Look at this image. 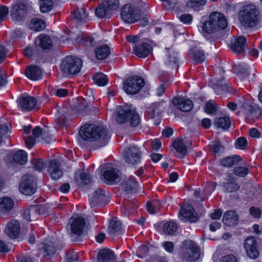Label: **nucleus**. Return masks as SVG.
Listing matches in <instances>:
<instances>
[{
  "label": "nucleus",
  "instance_id": "1",
  "mask_svg": "<svg viewBox=\"0 0 262 262\" xmlns=\"http://www.w3.org/2000/svg\"><path fill=\"white\" fill-rule=\"evenodd\" d=\"M79 134L84 140L97 141L100 147L105 146L110 138L107 131L104 127L94 124L83 126L79 131Z\"/></svg>",
  "mask_w": 262,
  "mask_h": 262
},
{
  "label": "nucleus",
  "instance_id": "2",
  "mask_svg": "<svg viewBox=\"0 0 262 262\" xmlns=\"http://www.w3.org/2000/svg\"><path fill=\"white\" fill-rule=\"evenodd\" d=\"M115 120L119 124L129 122L133 127H137L140 123V117L133 106L128 105H120L116 111Z\"/></svg>",
  "mask_w": 262,
  "mask_h": 262
},
{
  "label": "nucleus",
  "instance_id": "3",
  "mask_svg": "<svg viewBox=\"0 0 262 262\" xmlns=\"http://www.w3.org/2000/svg\"><path fill=\"white\" fill-rule=\"evenodd\" d=\"M227 26V21L225 16L219 12H213L209 16L208 19L202 23V29L204 33L211 34L224 29Z\"/></svg>",
  "mask_w": 262,
  "mask_h": 262
},
{
  "label": "nucleus",
  "instance_id": "4",
  "mask_svg": "<svg viewBox=\"0 0 262 262\" xmlns=\"http://www.w3.org/2000/svg\"><path fill=\"white\" fill-rule=\"evenodd\" d=\"M240 107L245 115L247 122L252 123L261 116L262 110L255 103L244 100L240 102Z\"/></svg>",
  "mask_w": 262,
  "mask_h": 262
},
{
  "label": "nucleus",
  "instance_id": "5",
  "mask_svg": "<svg viewBox=\"0 0 262 262\" xmlns=\"http://www.w3.org/2000/svg\"><path fill=\"white\" fill-rule=\"evenodd\" d=\"M257 15L258 11L254 5H247L239 12V20L244 26L252 27L257 22Z\"/></svg>",
  "mask_w": 262,
  "mask_h": 262
},
{
  "label": "nucleus",
  "instance_id": "6",
  "mask_svg": "<svg viewBox=\"0 0 262 262\" xmlns=\"http://www.w3.org/2000/svg\"><path fill=\"white\" fill-rule=\"evenodd\" d=\"M196 254V245L189 239L184 241L182 244L179 253L180 258L183 262H195Z\"/></svg>",
  "mask_w": 262,
  "mask_h": 262
},
{
  "label": "nucleus",
  "instance_id": "7",
  "mask_svg": "<svg viewBox=\"0 0 262 262\" xmlns=\"http://www.w3.org/2000/svg\"><path fill=\"white\" fill-rule=\"evenodd\" d=\"M82 60L72 56H67L61 64L62 71L66 74H76L78 73L82 67Z\"/></svg>",
  "mask_w": 262,
  "mask_h": 262
},
{
  "label": "nucleus",
  "instance_id": "8",
  "mask_svg": "<svg viewBox=\"0 0 262 262\" xmlns=\"http://www.w3.org/2000/svg\"><path fill=\"white\" fill-rule=\"evenodd\" d=\"M144 79L139 76L129 77L124 82L123 89L128 94H137L144 85Z\"/></svg>",
  "mask_w": 262,
  "mask_h": 262
},
{
  "label": "nucleus",
  "instance_id": "9",
  "mask_svg": "<svg viewBox=\"0 0 262 262\" xmlns=\"http://www.w3.org/2000/svg\"><path fill=\"white\" fill-rule=\"evenodd\" d=\"M85 225L84 218L78 215H73L70 219L69 224L71 235L80 236Z\"/></svg>",
  "mask_w": 262,
  "mask_h": 262
},
{
  "label": "nucleus",
  "instance_id": "10",
  "mask_svg": "<svg viewBox=\"0 0 262 262\" xmlns=\"http://www.w3.org/2000/svg\"><path fill=\"white\" fill-rule=\"evenodd\" d=\"M121 16L124 22L133 23L139 19V11L129 4H126L122 9Z\"/></svg>",
  "mask_w": 262,
  "mask_h": 262
},
{
  "label": "nucleus",
  "instance_id": "11",
  "mask_svg": "<svg viewBox=\"0 0 262 262\" xmlns=\"http://www.w3.org/2000/svg\"><path fill=\"white\" fill-rule=\"evenodd\" d=\"M20 191L24 194L31 195L36 191V184L32 176L25 175L19 184Z\"/></svg>",
  "mask_w": 262,
  "mask_h": 262
},
{
  "label": "nucleus",
  "instance_id": "12",
  "mask_svg": "<svg viewBox=\"0 0 262 262\" xmlns=\"http://www.w3.org/2000/svg\"><path fill=\"white\" fill-rule=\"evenodd\" d=\"M178 216L180 220L184 222L195 223L196 222L195 210L193 207L188 204H184L181 206Z\"/></svg>",
  "mask_w": 262,
  "mask_h": 262
},
{
  "label": "nucleus",
  "instance_id": "13",
  "mask_svg": "<svg viewBox=\"0 0 262 262\" xmlns=\"http://www.w3.org/2000/svg\"><path fill=\"white\" fill-rule=\"evenodd\" d=\"M244 249L247 255L251 259H256L259 255L257 250V241L253 236H249L244 243Z\"/></svg>",
  "mask_w": 262,
  "mask_h": 262
},
{
  "label": "nucleus",
  "instance_id": "14",
  "mask_svg": "<svg viewBox=\"0 0 262 262\" xmlns=\"http://www.w3.org/2000/svg\"><path fill=\"white\" fill-rule=\"evenodd\" d=\"M124 159L128 164L134 165L140 161L141 152L136 146H130L123 151Z\"/></svg>",
  "mask_w": 262,
  "mask_h": 262
},
{
  "label": "nucleus",
  "instance_id": "15",
  "mask_svg": "<svg viewBox=\"0 0 262 262\" xmlns=\"http://www.w3.org/2000/svg\"><path fill=\"white\" fill-rule=\"evenodd\" d=\"M27 10V5L23 3H17L13 6L11 11L12 19L16 21H21L26 16Z\"/></svg>",
  "mask_w": 262,
  "mask_h": 262
},
{
  "label": "nucleus",
  "instance_id": "16",
  "mask_svg": "<svg viewBox=\"0 0 262 262\" xmlns=\"http://www.w3.org/2000/svg\"><path fill=\"white\" fill-rule=\"evenodd\" d=\"M105 191L101 188H97L89 196L90 204L92 207L103 204L108 200Z\"/></svg>",
  "mask_w": 262,
  "mask_h": 262
},
{
  "label": "nucleus",
  "instance_id": "17",
  "mask_svg": "<svg viewBox=\"0 0 262 262\" xmlns=\"http://www.w3.org/2000/svg\"><path fill=\"white\" fill-rule=\"evenodd\" d=\"M172 103L177 109L184 112H188L193 107L192 101L184 97H176L173 98Z\"/></svg>",
  "mask_w": 262,
  "mask_h": 262
},
{
  "label": "nucleus",
  "instance_id": "18",
  "mask_svg": "<svg viewBox=\"0 0 262 262\" xmlns=\"http://www.w3.org/2000/svg\"><path fill=\"white\" fill-rule=\"evenodd\" d=\"M210 82L215 93L217 95L221 94L223 92H232V88L226 83L224 78L212 79Z\"/></svg>",
  "mask_w": 262,
  "mask_h": 262
},
{
  "label": "nucleus",
  "instance_id": "19",
  "mask_svg": "<svg viewBox=\"0 0 262 262\" xmlns=\"http://www.w3.org/2000/svg\"><path fill=\"white\" fill-rule=\"evenodd\" d=\"M166 106V102L163 100L151 103L147 108L150 118L152 119L161 115L165 110Z\"/></svg>",
  "mask_w": 262,
  "mask_h": 262
},
{
  "label": "nucleus",
  "instance_id": "20",
  "mask_svg": "<svg viewBox=\"0 0 262 262\" xmlns=\"http://www.w3.org/2000/svg\"><path fill=\"white\" fill-rule=\"evenodd\" d=\"M120 171L113 167H107L104 171L102 177L105 182L112 184L119 180Z\"/></svg>",
  "mask_w": 262,
  "mask_h": 262
},
{
  "label": "nucleus",
  "instance_id": "21",
  "mask_svg": "<svg viewBox=\"0 0 262 262\" xmlns=\"http://www.w3.org/2000/svg\"><path fill=\"white\" fill-rule=\"evenodd\" d=\"M48 172L54 180H58L62 177L63 172L60 168V163L58 160L54 159L51 161Z\"/></svg>",
  "mask_w": 262,
  "mask_h": 262
},
{
  "label": "nucleus",
  "instance_id": "22",
  "mask_svg": "<svg viewBox=\"0 0 262 262\" xmlns=\"http://www.w3.org/2000/svg\"><path fill=\"white\" fill-rule=\"evenodd\" d=\"M152 50L151 46L147 42H142L140 44L137 45L133 48L134 53L141 58H145L147 56Z\"/></svg>",
  "mask_w": 262,
  "mask_h": 262
},
{
  "label": "nucleus",
  "instance_id": "23",
  "mask_svg": "<svg viewBox=\"0 0 262 262\" xmlns=\"http://www.w3.org/2000/svg\"><path fill=\"white\" fill-rule=\"evenodd\" d=\"M19 103L23 110L29 111L35 107L37 104V100L32 96H23L20 97Z\"/></svg>",
  "mask_w": 262,
  "mask_h": 262
},
{
  "label": "nucleus",
  "instance_id": "24",
  "mask_svg": "<svg viewBox=\"0 0 262 262\" xmlns=\"http://www.w3.org/2000/svg\"><path fill=\"white\" fill-rule=\"evenodd\" d=\"M35 44L36 47L42 50H49L52 46V41L50 37L45 34L39 35L35 39Z\"/></svg>",
  "mask_w": 262,
  "mask_h": 262
},
{
  "label": "nucleus",
  "instance_id": "25",
  "mask_svg": "<svg viewBox=\"0 0 262 262\" xmlns=\"http://www.w3.org/2000/svg\"><path fill=\"white\" fill-rule=\"evenodd\" d=\"M20 232L19 223L16 220H11L6 228V233L11 238H15Z\"/></svg>",
  "mask_w": 262,
  "mask_h": 262
},
{
  "label": "nucleus",
  "instance_id": "26",
  "mask_svg": "<svg viewBox=\"0 0 262 262\" xmlns=\"http://www.w3.org/2000/svg\"><path fill=\"white\" fill-rule=\"evenodd\" d=\"M246 42L247 40L245 37L238 36L232 41L231 48L235 53H242L245 49Z\"/></svg>",
  "mask_w": 262,
  "mask_h": 262
},
{
  "label": "nucleus",
  "instance_id": "27",
  "mask_svg": "<svg viewBox=\"0 0 262 262\" xmlns=\"http://www.w3.org/2000/svg\"><path fill=\"white\" fill-rule=\"evenodd\" d=\"M42 206H32L29 208L25 209L23 212V217L28 221H31V216L34 217L35 215H39L43 213Z\"/></svg>",
  "mask_w": 262,
  "mask_h": 262
},
{
  "label": "nucleus",
  "instance_id": "28",
  "mask_svg": "<svg viewBox=\"0 0 262 262\" xmlns=\"http://www.w3.org/2000/svg\"><path fill=\"white\" fill-rule=\"evenodd\" d=\"M26 76L32 80H37L41 78L42 71L41 69L37 66H29L25 71Z\"/></svg>",
  "mask_w": 262,
  "mask_h": 262
},
{
  "label": "nucleus",
  "instance_id": "29",
  "mask_svg": "<svg viewBox=\"0 0 262 262\" xmlns=\"http://www.w3.org/2000/svg\"><path fill=\"white\" fill-rule=\"evenodd\" d=\"M238 216L236 212L229 210L225 212L223 216V223L228 226H233L237 225Z\"/></svg>",
  "mask_w": 262,
  "mask_h": 262
},
{
  "label": "nucleus",
  "instance_id": "30",
  "mask_svg": "<svg viewBox=\"0 0 262 262\" xmlns=\"http://www.w3.org/2000/svg\"><path fill=\"white\" fill-rule=\"evenodd\" d=\"M97 259L99 262H108L115 259V255L112 250L103 249L99 252Z\"/></svg>",
  "mask_w": 262,
  "mask_h": 262
},
{
  "label": "nucleus",
  "instance_id": "31",
  "mask_svg": "<svg viewBox=\"0 0 262 262\" xmlns=\"http://www.w3.org/2000/svg\"><path fill=\"white\" fill-rule=\"evenodd\" d=\"M111 53L110 49L107 45H101L95 50V56L99 60L106 59Z\"/></svg>",
  "mask_w": 262,
  "mask_h": 262
},
{
  "label": "nucleus",
  "instance_id": "32",
  "mask_svg": "<svg viewBox=\"0 0 262 262\" xmlns=\"http://www.w3.org/2000/svg\"><path fill=\"white\" fill-rule=\"evenodd\" d=\"M32 134L35 138H41L45 143H49L51 141L52 139L49 135L47 132L43 131L39 126H36L32 130Z\"/></svg>",
  "mask_w": 262,
  "mask_h": 262
},
{
  "label": "nucleus",
  "instance_id": "33",
  "mask_svg": "<svg viewBox=\"0 0 262 262\" xmlns=\"http://www.w3.org/2000/svg\"><path fill=\"white\" fill-rule=\"evenodd\" d=\"M14 205L13 200L8 197H3L0 199V212L5 213L11 210Z\"/></svg>",
  "mask_w": 262,
  "mask_h": 262
},
{
  "label": "nucleus",
  "instance_id": "34",
  "mask_svg": "<svg viewBox=\"0 0 262 262\" xmlns=\"http://www.w3.org/2000/svg\"><path fill=\"white\" fill-rule=\"evenodd\" d=\"M173 147L177 152L183 156L187 154V147L190 146L189 144L185 145L182 139L177 138L173 142Z\"/></svg>",
  "mask_w": 262,
  "mask_h": 262
},
{
  "label": "nucleus",
  "instance_id": "35",
  "mask_svg": "<svg viewBox=\"0 0 262 262\" xmlns=\"http://www.w3.org/2000/svg\"><path fill=\"white\" fill-rule=\"evenodd\" d=\"M74 18L81 23H85L89 20V14L83 8H78L72 12Z\"/></svg>",
  "mask_w": 262,
  "mask_h": 262
},
{
  "label": "nucleus",
  "instance_id": "36",
  "mask_svg": "<svg viewBox=\"0 0 262 262\" xmlns=\"http://www.w3.org/2000/svg\"><path fill=\"white\" fill-rule=\"evenodd\" d=\"M77 41L88 48L94 47L97 43L93 37L86 34H82L81 36L78 37Z\"/></svg>",
  "mask_w": 262,
  "mask_h": 262
},
{
  "label": "nucleus",
  "instance_id": "37",
  "mask_svg": "<svg viewBox=\"0 0 262 262\" xmlns=\"http://www.w3.org/2000/svg\"><path fill=\"white\" fill-rule=\"evenodd\" d=\"M241 160V158L239 156L234 155L225 158L221 161L220 163L224 167H230L237 164Z\"/></svg>",
  "mask_w": 262,
  "mask_h": 262
},
{
  "label": "nucleus",
  "instance_id": "38",
  "mask_svg": "<svg viewBox=\"0 0 262 262\" xmlns=\"http://www.w3.org/2000/svg\"><path fill=\"white\" fill-rule=\"evenodd\" d=\"M108 233L114 234L116 233H121V223L116 218L113 219L110 222L108 227Z\"/></svg>",
  "mask_w": 262,
  "mask_h": 262
},
{
  "label": "nucleus",
  "instance_id": "39",
  "mask_svg": "<svg viewBox=\"0 0 262 262\" xmlns=\"http://www.w3.org/2000/svg\"><path fill=\"white\" fill-rule=\"evenodd\" d=\"M178 229L177 224L173 221H167L163 227V232L168 235H172Z\"/></svg>",
  "mask_w": 262,
  "mask_h": 262
},
{
  "label": "nucleus",
  "instance_id": "40",
  "mask_svg": "<svg viewBox=\"0 0 262 262\" xmlns=\"http://www.w3.org/2000/svg\"><path fill=\"white\" fill-rule=\"evenodd\" d=\"M214 125L217 128L226 129L230 126V120L228 117L216 118L214 120Z\"/></svg>",
  "mask_w": 262,
  "mask_h": 262
},
{
  "label": "nucleus",
  "instance_id": "41",
  "mask_svg": "<svg viewBox=\"0 0 262 262\" xmlns=\"http://www.w3.org/2000/svg\"><path fill=\"white\" fill-rule=\"evenodd\" d=\"M77 183L87 185L91 182V178L89 173L85 170H82L79 172L78 176L75 178Z\"/></svg>",
  "mask_w": 262,
  "mask_h": 262
},
{
  "label": "nucleus",
  "instance_id": "42",
  "mask_svg": "<svg viewBox=\"0 0 262 262\" xmlns=\"http://www.w3.org/2000/svg\"><path fill=\"white\" fill-rule=\"evenodd\" d=\"M13 159L16 163L23 165L27 161V154L24 150H19L14 154Z\"/></svg>",
  "mask_w": 262,
  "mask_h": 262
},
{
  "label": "nucleus",
  "instance_id": "43",
  "mask_svg": "<svg viewBox=\"0 0 262 262\" xmlns=\"http://www.w3.org/2000/svg\"><path fill=\"white\" fill-rule=\"evenodd\" d=\"M177 53L174 51L170 50L169 54L167 56V60L166 64L173 68H177L178 67V57L177 56Z\"/></svg>",
  "mask_w": 262,
  "mask_h": 262
},
{
  "label": "nucleus",
  "instance_id": "44",
  "mask_svg": "<svg viewBox=\"0 0 262 262\" xmlns=\"http://www.w3.org/2000/svg\"><path fill=\"white\" fill-rule=\"evenodd\" d=\"M138 186V182L134 177H130L124 182L123 187L126 191H132L135 189Z\"/></svg>",
  "mask_w": 262,
  "mask_h": 262
},
{
  "label": "nucleus",
  "instance_id": "45",
  "mask_svg": "<svg viewBox=\"0 0 262 262\" xmlns=\"http://www.w3.org/2000/svg\"><path fill=\"white\" fill-rule=\"evenodd\" d=\"M31 28L35 31H40L45 28V24L43 20L38 19H33L30 24Z\"/></svg>",
  "mask_w": 262,
  "mask_h": 262
},
{
  "label": "nucleus",
  "instance_id": "46",
  "mask_svg": "<svg viewBox=\"0 0 262 262\" xmlns=\"http://www.w3.org/2000/svg\"><path fill=\"white\" fill-rule=\"evenodd\" d=\"M94 80L99 86H104L108 83V79L106 75L102 73H97L94 76Z\"/></svg>",
  "mask_w": 262,
  "mask_h": 262
},
{
  "label": "nucleus",
  "instance_id": "47",
  "mask_svg": "<svg viewBox=\"0 0 262 262\" xmlns=\"http://www.w3.org/2000/svg\"><path fill=\"white\" fill-rule=\"evenodd\" d=\"M160 203L158 200H153L151 202L147 203V211L151 214L157 212L160 209Z\"/></svg>",
  "mask_w": 262,
  "mask_h": 262
},
{
  "label": "nucleus",
  "instance_id": "48",
  "mask_svg": "<svg viewBox=\"0 0 262 262\" xmlns=\"http://www.w3.org/2000/svg\"><path fill=\"white\" fill-rule=\"evenodd\" d=\"M196 132L195 128H188L185 134V142L186 144H189L191 146V142L193 139H195L196 137Z\"/></svg>",
  "mask_w": 262,
  "mask_h": 262
},
{
  "label": "nucleus",
  "instance_id": "49",
  "mask_svg": "<svg viewBox=\"0 0 262 262\" xmlns=\"http://www.w3.org/2000/svg\"><path fill=\"white\" fill-rule=\"evenodd\" d=\"M110 10L107 8L105 5L103 3L99 5L95 10V14L99 18H103L107 15L110 12Z\"/></svg>",
  "mask_w": 262,
  "mask_h": 262
},
{
  "label": "nucleus",
  "instance_id": "50",
  "mask_svg": "<svg viewBox=\"0 0 262 262\" xmlns=\"http://www.w3.org/2000/svg\"><path fill=\"white\" fill-rule=\"evenodd\" d=\"M40 2V9L43 13L50 11L53 5L52 0H39Z\"/></svg>",
  "mask_w": 262,
  "mask_h": 262
},
{
  "label": "nucleus",
  "instance_id": "51",
  "mask_svg": "<svg viewBox=\"0 0 262 262\" xmlns=\"http://www.w3.org/2000/svg\"><path fill=\"white\" fill-rule=\"evenodd\" d=\"M217 107L216 106L215 103L213 101L207 102L204 107L205 112L209 114L214 115L217 112Z\"/></svg>",
  "mask_w": 262,
  "mask_h": 262
},
{
  "label": "nucleus",
  "instance_id": "52",
  "mask_svg": "<svg viewBox=\"0 0 262 262\" xmlns=\"http://www.w3.org/2000/svg\"><path fill=\"white\" fill-rule=\"evenodd\" d=\"M233 172L235 174L239 177H245L249 172V171L246 167L238 166L234 168Z\"/></svg>",
  "mask_w": 262,
  "mask_h": 262
},
{
  "label": "nucleus",
  "instance_id": "53",
  "mask_svg": "<svg viewBox=\"0 0 262 262\" xmlns=\"http://www.w3.org/2000/svg\"><path fill=\"white\" fill-rule=\"evenodd\" d=\"M104 4L110 10H116L119 8V0H105Z\"/></svg>",
  "mask_w": 262,
  "mask_h": 262
},
{
  "label": "nucleus",
  "instance_id": "54",
  "mask_svg": "<svg viewBox=\"0 0 262 262\" xmlns=\"http://www.w3.org/2000/svg\"><path fill=\"white\" fill-rule=\"evenodd\" d=\"M238 76L242 78H246L249 76V73L247 71V69L244 66L238 65L236 67Z\"/></svg>",
  "mask_w": 262,
  "mask_h": 262
},
{
  "label": "nucleus",
  "instance_id": "55",
  "mask_svg": "<svg viewBox=\"0 0 262 262\" xmlns=\"http://www.w3.org/2000/svg\"><path fill=\"white\" fill-rule=\"evenodd\" d=\"M224 187L227 192H231L237 190L239 186L235 182H227L224 183Z\"/></svg>",
  "mask_w": 262,
  "mask_h": 262
},
{
  "label": "nucleus",
  "instance_id": "56",
  "mask_svg": "<svg viewBox=\"0 0 262 262\" xmlns=\"http://www.w3.org/2000/svg\"><path fill=\"white\" fill-rule=\"evenodd\" d=\"M212 151L215 153H220L223 152L224 148L220 142L214 141L211 145Z\"/></svg>",
  "mask_w": 262,
  "mask_h": 262
},
{
  "label": "nucleus",
  "instance_id": "57",
  "mask_svg": "<svg viewBox=\"0 0 262 262\" xmlns=\"http://www.w3.org/2000/svg\"><path fill=\"white\" fill-rule=\"evenodd\" d=\"M32 163L34 165V168L39 171L42 170L45 166L43 161L40 159L32 160Z\"/></svg>",
  "mask_w": 262,
  "mask_h": 262
},
{
  "label": "nucleus",
  "instance_id": "58",
  "mask_svg": "<svg viewBox=\"0 0 262 262\" xmlns=\"http://www.w3.org/2000/svg\"><path fill=\"white\" fill-rule=\"evenodd\" d=\"M167 84L165 82L162 81L157 89L156 95L158 97L161 96L167 89Z\"/></svg>",
  "mask_w": 262,
  "mask_h": 262
},
{
  "label": "nucleus",
  "instance_id": "59",
  "mask_svg": "<svg viewBox=\"0 0 262 262\" xmlns=\"http://www.w3.org/2000/svg\"><path fill=\"white\" fill-rule=\"evenodd\" d=\"M220 262H237V258L233 254H228L223 256Z\"/></svg>",
  "mask_w": 262,
  "mask_h": 262
},
{
  "label": "nucleus",
  "instance_id": "60",
  "mask_svg": "<svg viewBox=\"0 0 262 262\" xmlns=\"http://www.w3.org/2000/svg\"><path fill=\"white\" fill-rule=\"evenodd\" d=\"M179 19L181 22L186 24H189L191 22L192 17L190 14H185L181 15Z\"/></svg>",
  "mask_w": 262,
  "mask_h": 262
},
{
  "label": "nucleus",
  "instance_id": "61",
  "mask_svg": "<svg viewBox=\"0 0 262 262\" xmlns=\"http://www.w3.org/2000/svg\"><path fill=\"white\" fill-rule=\"evenodd\" d=\"M69 91L67 89H57L54 91V94L59 97H63L68 95Z\"/></svg>",
  "mask_w": 262,
  "mask_h": 262
},
{
  "label": "nucleus",
  "instance_id": "62",
  "mask_svg": "<svg viewBox=\"0 0 262 262\" xmlns=\"http://www.w3.org/2000/svg\"><path fill=\"white\" fill-rule=\"evenodd\" d=\"M124 210H129L131 207H133V209L137 208V204L136 201H125L124 202Z\"/></svg>",
  "mask_w": 262,
  "mask_h": 262
},
{
  "label": "nucleus",
  "instance_id": "63",
  "mask_svg": "<svg viewBox=\"0 0 262 262\" xmlns=\"http://www.w3.org/2000/svg\"><path fill=\"white\" fill-rule=\"evenodd\" d=\"M236 143L239 148L244 149L247 145L248 142L245 138L239 137L236 140Z\"/></svg>",
  "mask_w": 262,
  "mask_h": 262
},
{
  "label": "nucleus",
  "instance_id": "64",
  "mask_svg": "<svg viewBox=\"0 0 262 262\" xmlns=\"http://www.w3.org/2000/svg\"><path fill=\"white\" fill-rule=\"evenodd\" d=\"M43 248L48 255H52L55 252V248L52 244L46 245Z\"/></svg>",
  "mask_w": 262,
  "mask_h": 262
}]
</instances>
